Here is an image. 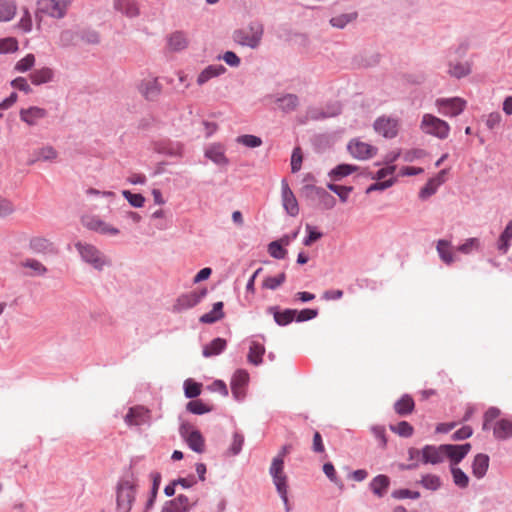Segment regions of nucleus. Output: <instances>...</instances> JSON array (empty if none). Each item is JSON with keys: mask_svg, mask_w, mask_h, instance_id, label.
Returning a JSON list of instances; mask_svg holds the SVG:
<instances>
[{"mask_svg": "<svg viewBox=\"0 0 512 512\" xmlns=\"http://www.w3.org/2000/svg\"><path fill=\"white\" fill-rule=\"evenodd\" d=\"M356 16V13L338 15L331 18L330 23L333 27L344 28L348 23L352 22Z\"/></svg>", "mask_w": 512, "mask_h": 512, "instance_id": "obj_46", "label": "nucleus"}, {"mask_svg": "<svg viewBox=\"0 0 512 512\" xmlns=\"http://www.w3.org/2000/svg\"><path fill=\"white\" fill-rule=\"evenodd\" d=\"M57 158V151L52 146H44L34 152V158L29 160V164L37 161H53Z\"/></svg>", "mask_w": 512, "mask_h": 512, "instance_id": "obj_35", "label": "nucleus"}, {"mask_svg": "<svg viewBox=\"0 0 512 512\" xmlns=\"http://www.w3.org/2000/svg\"><path fill=\"white\" fill-rule=\"evenodd\" d=\"M226 347V340L216 338L203 348V355L211 357L220 354Z\"/></svg>", "mask_w": 512, "mask_h": 512, "instance_id": "obj_36", "label": "nucleus"}, {"mask_svg": "<svg viewBox=\"0 0 512 512\" xmlns=\"http://www.w3.org/2000/svg\"><path fill=\"white\" fill-rule=\"evenodd\" d=\"M30 249L37 254H52L55 253L53 243L44 237H33L29 242Z\"/></svg>", "mask_w": 512, "mask_h": 512, "instance_id": "obj_22", "label": "nucleus"}, {"mask_svg": "<svg viewBox=\"0 0 512 512\" xmlns=\"http://www.w3.org/2000/svg\"><path fill=\"white\" fill-rule=\"evenodd\" d=\"M481 242L478 238H469L463 244L459 245L456 250L462 254H470L480 248Z\"/></svg>", "mask_w": 512, "mask_h": 512, "instance_id": "obj_44", "label": "nucleus"}, {"mask_svg": "<svg viewBox=\"0 0 512 512\" xmlns=\"http://www.w3.org/2000/svg\"><path fill=\"white\" fill-rule=\"evenodd\" d=\"M70 2L67 0H39L37 2L36 17L41 18L47 15L52 18L61 19L66 15Z\"/></svg>", "mask_w": 512, "mask_h": 512, "instance_id": "obj_5", "label": "nucleus"}, {"mask_svg": "<svg viewBox=\"0 0 512 512\" xmlns=\"http://www.w3.org/2000/svg\"><path fill=\"white\" fill-rule=\"evenodd\" d=\"M327 187L336 193L342 202H346L350 192L352 191V187L350 186H340L336 184H328Z\"/></svg>", "mask_w": 512, "mask_h": 512, "instance_id": "obj_54", "label": "nucleus"}, {"mask_svg": "<svg viewBox=\"0 0 512 512\" xmlns=\"http://www.w3.org/2000/svg\"><path fill=\"white\" fill-rule=\"evenodd\" d=\"M323 472L325 475L335 484H340V480L337 477L335 467L332 463L328 462L323 465Z\"/></svg>", "mask_w": 512, "mask_h": 512, "instance_id": "obj_64", "label": "nucleus"}, {"mask_svg": "<svg viewBox=\"0 0 512 512\" xmlns=\"http://www.w3.org/2000/svg\"><path fill=\"white\" fill-rule=\"evenodd\" d=\"M268 252L276 259H283L287 253V251L282 247V244L278 241H273L269 244Z\"/></svg>", "mask_w": 512, "mask_h": 512, "instance_id": "obj_53", "label": "nucleus"}, {"mask_svg": "<svg viewBox=\"0 0 512 512\" xmlns=\"http://www.w3.org/2000/svg\"><path fill=\"white\" fill-rule=\"evenodd\" d=\"M190 508V502L187 496L179 495L173 500L168 501L161 512H187Z\"/></svg>", "mask_w": 512, "mask_h": 512, "instance_id": "obj_23", "label": "nucleus"}, {"mask_svg": "<svg viewBox=\"0 0 512 512\" xmlns=\"http://www.w3.org/2000/svg\"><path fill=\"white\" fill-rule=\"evenodd\" d=\"M263 35V26L261 23L253 22L248 27L236 30L233 39L238 44L256 48Z\"/></svg>", "mask_w": 512, "mask_h": 512, "instance_id": "obj_3", "label": "nucleus"}, {"mask_svg": "<svg viewBox=\"0 0 512 512\" xmlns=\"http://www.w3.org/2000/svg\"><path fill=\"white\" fill-rule=\"evenodd\" d=\"M281 190H282V204L285 209V211L290 216H297L299 214V205L298 201L290 189L288 183L286 180H282L281 182Z\"/></svg>", "mask_w": 512, "mask_h": 512, "instance_id": "obj_13", "label": "nucleus"}, {"mask_svg": "<svg viewBox=\"0 0 512 512\" xmlns=\"http://www.w3.org/2000/svg\"><path fill=\"white\" fill-rule=\"evenodd\" d=\"M306 231L308 232V236L304 239L303 244L305 246L312 245L315 241L319 240L322 237V233L316 231L311 225H306Z\"/></svg>", "mask_w": 512, "mask_h": 512, "instance_id": "obj_61", "label": "nucleus"}, {"mask_svg": "<svg viewBox=\"0 0 512 512\" xmlns=\"http://www.w3.org/2000/svg\"><path fill=\"white\" fill-rule=\"evenodd\" d=\"M269 473L273 479V483L276 487L277 492L279 493L281 499L283 500L286 510L289 511V503H288V477L284 472V461L281 457H274L269 469Z\"/></svg>", "mask_w": 512, "mask_h": 512, "instance_id": "obj_2", "label": "nucleus"}, {"mask_svg": "<svg viewBox=\"0 0 512 512\" xmlns=\"http://www.w3.org/2000/svg\"><path fill=\"white\" fill-rule=\"evenodd\" d=\"M81 258L97 270H102L108 264L106 257L93 245L78 242L75 244Z\"/></svg>", "mask_w": 512, "mask_h": 512, "instance_id": "obj_6", "label": "nucleus"}, {"mask_svg": "<svg viewBox=\"0 0 512 512\" xmlns=\"http://www.w3.org/2000/svg\"><path fill=\"white\" fill-rule=\"evenodd\" d=\"M137 480L133 477L122 478L116 491V504L119 512H130L135 501Z\"/></svg>", "mask_w": 512, "mask_h": 512, "instance_id": "obj_1", "label": "nucleus"}, {"mask_svg": "<svg viewBox=\"0 0 512 512\" xmlns=\"http://www.w3.org/2000/svg\"><path fill=\"white\" fill-rule=\"evenodd\" d=\"M18 49V42L13 37L0 40V53L15 52Z\"/></svg>", "mask_w": 512, "mask_h": 512, "instance_id": "obj_52", "label": "nucleus"}, {"mask_svg": "<svg viewBox=\"0 0 512 512\" xmlns=\"http://www.w3.org/2000/svg\"><path fill=\"white\" fill-rule=\"evenodd\" d=\"M265 353V348L258 342H252L248 353V361L254 365H259L262 362V357Z\"/></svg>", "mask_w": 512, "mask_h": 512, "instance_id": "obj_37", "label": "nucleus"}, {"mask_svg": "<svg viewBox=\"0 0 512 512\" xmlns=\"http://www.w3.org/2000/svg\"><path fill=\"white\" fill-rule=\"evenodd\" d=\"M18 26L26 33L32 30V17L27 8H23V15L18 23Z\"/></svg>", "mask_w": 512, "mask_h": 512, "instance_id": "obj_59", "label": "nucleus"}, {"mask_svg": "<svg viewBox=\"0 0 512 512\" xmlns=\"http://www.w3.org/2000/svg\"><path fill=\"white\" fill-rule=\"evenodd\" d=\"M348 151L354 158L364 160L373 157L377 148L359 139H353L348 144Z\"/></svg>", "mask_w": 512, "mask_h": 512, "instance_id": "obj_11", "label": "nucleus"}, {"mask_svg": "<svg viewBox=\"0 0 512 512\" xmlns=\"http://www.w3.org/2000/svg\"><path fill=\"white\" fill-rule=\"evenodd\" d=\"M19 116L27 125L34 126L47 116V111L44 108L32 106L26 109H21Z\"/></svg>", "mask_w": 512, "mask_h": 512, "instance_id": "obj_18", "label": "nucleus"}, {"mask_svg": "<svg viewBox=\"0 0 512 512\" xmlns=\"http://www.w3.org/2000/svg\"><path fill=\"white\" fill-rule=\"evenodd\" d=\"M420 129L439 139H446L450 133V126L446 121L428 113L422 116Z\"/></svg>", "mask_w": 512, "mask_h": 512, "instance_id": "obj_4", "label": "nucleus"}, {"mask_svg": "<svg viewBox=\"0 0 512 512\" xmlns=\"http://www.w3.org/2000/svg\"><path fill=\"white\" fill-rule=\"evenodd\" d=\"M447 170H441L435 177L428 180L424 187L419 192V196L422 199H426L437 191L440 185H442L446 180Z\"/></svg>", "mask_w": 512, "mask_h": 512, "instance_id": "obj_20", "label": "nucleus"}, {"mask_svg": "<svg viewBox=\"0 0 512 512\" xmlns=\"http://www.w3.org/2000/svg\"><path fill=\"white\" fill-rule=\"evenodd\" d=\"M14 212H15V207H14L13 203L10 200L0 196V217L1 218L8 217V216L12 215Z\"/></svg>", "mask_w": 512, "mask_h": 512, "instance_id": "obj_57", "label": "nucleus"}, {"mask_svg": "<svg viewBox=\"0 0 512 512\" xmlns=\"http://www.w3.org/2000/svg\"><path fill=\"white\" fill-rule=\"evenodd\" d=\"M445 458H449L453 465L458 464L470 451L469 443L462 445L445 444Z\"/></svg>", "mask_w": 512, "mask_h": 512, "instance_id": "obj_19", "label": "nucleus"}, {"mask_svg": "<svg viewBox=\"0 0 512 512\" xmlns=\"http://www.w3.org/2000/svg\"><path fill=\"white\" fill-rule=\"evenodd\" d=\"M500 415V410L496 407H490L484 414L483 429L488 428V424Z\"/></svg>", "mask_w": 512, "mask_h": 512, "instance_id": "obj_63", "label": "nucleus"}, {"mask_svg": "<svg viewBox=\"0 0 512 512\" xmlns=\"http://www.w3.org/2000/svg\"><path fill=\"white\" fill-rule=\"evenodd\" d=\"M187 410L196 415H202L212 410V406L203 403L201 400H193L188 402Z\"/></svg>", "mask_w": 512, "mask_h": 512, "instance_id": "obj_39", "label": "nucleus"}, {"mask_svg": "<svg viewBox=\"0 0 512 512\" xmlns=\"http://www.w3.org/2000/svg\"><path fill=\"white\" fill-rule=\"evenodd\" d=\"M414 400L409 395H403L394 405L395 412L401 416L408 415L414 410Z\"/></svg>", "mask_w": 512, "mask_h": 512, "instance_id": "obj_33", "label": "nucleus"}, {"mask_svg": "<svg viewBox=\"0 0 512 512\" xmlns=\"http://www.w3.org/2000/svg\"><path fill=\"white\" fill-rule=\"evenodd\" d=\"M451 472L453 476V481L457 486L461 488H465L468 486L469 478L460 468L452 467Z\"/></svg>", "mask_w": 512, "mask_h": 512, "instance_id": "obj_50", "label": "nucleus"}, {"mask_svg": "<svg viewBox=\"0 0 512 512\" xmlns=\"http://www.w3.org/2000/svg\"><path fill=\"white\" fill-rule=\"evenodd\" d=\"M188 45L189 38L185 32L175 31L167 37V47L170 51H182L186 49Z\"/></svg>", "mask_w": 512, "mask_h": 512, "instance_id": "obj_21", "label": "nucleus"}, {"mask_svg": "<svg viewBox=\"0 0 512 512\" xmlns=\"http://www.w3.org/2000/svg\"><path fill=\"white\" fill-rule=\"evenodd\" d=\"M206 156L217 164L226 163V157L220 148H210L206 151Z\"/></svg>", "mask_w": 512, "mask_h": 512, "instance_id": "obj_56", "label": "nucleus"}, {"mask_svg": "<svg viewBox=\"0 0 512 512\" xmlns=\"http://www.w3.org/2000/svg\"><path fill=\"white\" fill-rule=\"evenodd\" d=\"M269 311L273 313L275 322L280 326L291 323L297 314V310L294 309H286L280 312L275 307H271Z\"/></svg>", "mask_w": 512, "mask_h": 512, "instance_id": "obj_30", "label": "nucleus"}, {"mask_svg": "<svg viewBox=\"0 0 512 512\" xmlns=\"http://www.w3.org/2000/svg\"><path fill=\"white\" fill-rule=\"evenodd\" d=\"M436 250L440 259L447 265L455 261V256L451 250V243L447 240L440 239L437 241Z\"/></svg>", "mask_w": 512, "mask_h": 512, "instance_id": "obj_27", "label": "nucleus"}, {"mask_svg": "<svg viewBox=\"0 0 512 512\" xmlns=\"http://www.w3.org/2000/svg\"><path fill=\"white\" fill-rule=\"evenodd\" d=\"M512 239V220L507 224L506 228L502 232L498 241V249L502 253H506L509 248L510 240Z\"/></svg>", "mask_w": 512, "mask_h": 512, "instance_id": "obj_38", "label": "nucleus"}, {"mask_svg": "<svg viewBox=\"0 0 512 512\" xmlns=\"http://www.w3.org/2000/svg\"><path fill=\"white\" fill-rule=\"evenodd\" d=\"M124 420L129 426L149 424L151 420V412L144 406H134L129 409Z\"/></svg>", "mask_w": 512, "mask_h": 512, "instance_id": "obj_10", "label": "nucleus"}, {"mask_svg": "<svg viewBox=\"0 0 512 512\" xmlns=\"http://www.w3.org/2000/svg\"><path fill=\"white\" fill-rule=\"evenodd\" d=\"M17 6L13 0H0V22H7L14 18Z\"/></svg>", "mask_w": 512, "mask_h": 512, "instance_id": "obj_32", "label": "nucleus"}, {"mask_svg": "<svg viewBox=\"0 0 512 512\" xmlns=\"http://www.w3.org/2000/svg\"><path fill=\"white\" fill-rule=\"evenodd\" d=\"M470 65L468 63H456L450 65L449 74L451 76L461 78L470 73Z\"/></svg>", "mask_w": 512, "mask_h": 512, "instance_id": "obj_47", "label": "nucleus"}, {"mask_svg": "<svg viewBox=\"0 0 512 512\" xmlns=\"http://www.w3.org/2000/svg\"><path fill=\"white\" fill-rule=\"evenodd\" d=\"M374 130L385 138H394L398 134L399 120L381 116L374 122Z\"/></svg>", "mask_w": 512, "mask_h": 512, "instance_id": "obj_9", "label": "nucleus"}, {"mask_svg": "<svg viewBox=\"0 0 512 512\" xmlns=\"http://www.w3.org/2000/svg\"><path fill=\"white\" fill-rule=\"evenodd\" d=\"M53 71L48 67L35 70L30 74V80L34 85H41L48 83L53 78Z\"/></svg>", "mask_w": 512, "mask_h": 512, "instance_id": "obj_34", "label": "nucleus"}, {"mask_svg": "<svg viewBox=\"0 0 512 512\" xmlns=\"http://www.w3.org/2000/svg\"><path fill=\"white\" fill-rule=\"evenodd\" d=\"M205 295L206 290H202L200 292L192 291L187 294H183L177 299L174 305V310L182 311L192 308L196 306Z\"/></svg>", "mask_w": 512, "mask_h": 512, "instance_id": "obj_15", "label": "nucleus"}, {"mask_svg": "<svg viewBox=\"0 0 512 512\" xmlns=\"http://www.w3.org/2000/svg\"><path fill=\"white\" fill-rule=\"evenodd\" d=\"M286 280V274L284 272L274 277H266L262 283L263 288L275 290L281 286Z\"/></svg>", "mask_w": 512, "mask_h": 512, "instance_id": "obj_43", "label": "nucleus"}, {"mask_svg": "<svg viewBox=\"0 0 512 512\" xmlns=\"http://www.w3.org/2000/svg\"><path fill=\"white\" fill-rule=\"evenodd\" d=\"M237 141L251 148L259 147L262 144L261 138L254 135H242L238 137Z\"/></svg>", "mask_w": 512, "mask_h": 512, "instance_id": "obj_58", "label": "nucleus"}, {"mask_svg": "<svg viewBox=\"0 0 512 512\" xmlns=\"http://www.w3.org/2000/svg\"><path fill=\"white\" fill-rule=\"evenodd\" d=\"M223 65H209L197 77V84L202 86L213 78H216L225 72Z\"/></svg>", "mask_w": 512, "mask_h": 512, "instance_id": "obj_25", "label": "nucleus"}, {"mask_svg": "<svg viewBox=\"0 0 512 512\" xmlns=\"http://www.w3.org/2000/svg\"><path fill=\"white\" fill-rule=\"evenodd\" d=\"M202 384L188 379L184 383L185 396L187 398H195L201 394Z\"/></svg>", "mask_w": 512, "mask_h": 512, "instance_id": "obj_45", "label": "nucleus"}, {"mask_svg": "<svg viewBox=\"0 0 512 512\" xmlns=\"http://www.w3.org/2000/svg\"><path fill=\"white\" fill-rule=\"evenodd\" d=\"M35 64V56L33 54H27L24 58L20 59L16 65L15 70L24 73L30 70Z\"/></svg>", "mask_w": 512, "mask_h": 512, "instance_id": "obj_48", "label": "nucleus"}, {"mask_svg": "<svg viewBox=\"0 0 512 512\" xmlns=\"http://www.w3.org/2000/svg\"><path fill=\"white\" fill-rule=\"evenodd\" d=\"M179 433L188 446L197 453L204 452L205 440L201 433L192 424L184 422L180 425Z\"/></svg>", "mask_w": 512, "mask_h": 512, "instance_id": "obj_7", "label": "nucleus"}, {"mask_svg": "<svg viewBox=\"0 0 512 512\" xmlns=\"http://www.w3.org/2000/svg\"><path fill=\"white\" fill-rule=\"evenodd\" d=\"M389 484L390 480L386 475H378L371 481L370 487L375 495L382 497L386 494Z\"/></svg>", "mask_w": 512, "mask_h": 512, "instance_id": "obj_31", "label": "nucleus"}, {"mask_svg": "<svg viewBox=\"0 0 512 512\" xmlns=\"http://www.w3.org/2000/svg\"><path fill=\"white\" fill-rule=\"evenodd\" d=\"M489 467V457L486 454H477L472 464L473 475L477 478H482Z\"/></svg>", "mask_w": 512, "mask_h": 512, "instance_id": "obj_29", "label": "nucleus"}, {"mask_svg": "<svg viewBox=\"0 0 512 512\" xmlns=\"http://www.w3.org/2000/svg\"><path fill=\"white\" fill-rule=\"evenodd\" d=\"M21 266L33 270L34 274L39 276L45 275L48 271L46 266L36 259H26L21 262Z\"/></svg>", "mask_w": 512, "mask_h": 512, "instance_id": "obj_42", "label": "nucleus"}, {"mask_svg": "<svg viewBox=\"0 0 512 512\" xmlns=\"http://www.w3.org/2000/svg\"><path fill=\"white\" fill-rule=\"evenodd\" d=\"M445 459L444 445L438 447L432 445H426L422 449V462L425 464H439Z\"/></svg>", "mask_w": 512, "mask_h": 512, "instance_id": "obj_17", "label": "nucleus"}, {"mask_svg": "<svg viewBox=\"0 0 512 512\" xmlns=\"http://www.w3.org/2000/svg\"><path fill=\"white\" fill-rule=\"evenodd\" d=\"M162 91V85L157 78L148 77L141 81L139 84V92L141 95L150 101L157 99Z\"/></svg>", "mask_w": 512, "mask_h": 512, "instance_id": "obj_12", "label": "nucleus"}, {"mask_svg": "<svg viewBox=\"0 0 512 512\" xmlns=\"http://www.w3.org/2000/svg\"><path fill=\"white\" fill-rule=\"evenodd\" d=\"M493 435L498 440H506L512 437V421L501 419L493 427Z\"/></svg>", "mask_w": 512, "mask_h": 512, "instance_id": "obj_26", "label": "nucleus"}, {"mask_svg": "<svg viewBox=\"0 0 512 512\" xmlns=\"http://www.w3.org/2000/svg\"><path fill=\"white\" fill-rule=\"evenodd\" d=\"M83 225L89 230L101 233V234H109L116 235L119 233V230L110 224L102 221L100 218L91 216L85 217L82 220Z\"/></svg>", "mask_w": 512, "mask_h": 512, "instance_id": "obj_14", "label": "nucleus"}, {"mask_svg": "<svg viewBox=\"0 0 512 512\" xmlns=\"http://www.w3.org/2000/svg\"><path fill=\"white\" fill-rule=\"evenodd\" d=\"M115 9L127 17H136L139 15V5L136 0H114Z\"/></svg>", "mask_w": 512, "mask_h": 512, "instance_id": "obj_24", "label": "nucleus"}, {"mask_svg": "<svg viewBox=\"0 0 512 512\" xmlns=\"http://www.w3.org/2000/svg\"><path fill=\"white\" fill-rule=\"evenodd\" d=\"M11 86L13 88H16L20 91H23L24 93L26 94H29L31 93L32 89L30 87V85L28 84L27 80L23 77H18V78H15L14 80L11 81Z\"/></svg>", "mask_w": 512, "mask_h": 512, "instance_id": "obj_62", "label": "nucleus"}, {"mask_svg": "<svg viewBox=\"0 0 512 512\" xmlns=\"http://www.w3.org/2000/svg\"><path fill=\"white\" fill-rule=\"evenodd\" d=\"M278 108L283 112L289 113L297 109L299 105V98L295 94H286L276 99Z\"/></svg>", "mask_w": 512, "mask_h": 512, "instance_id": "obj_28", "label": "nucleus"}, {"mask_svg": "<svg viewBox=\"0 0 512 512\" xmlns=\"http://www.w3.org/2000/svg\"><path fill=\"white\" fill-rule=\"evenodd\" d=\"M249 375L244 370H237L231 380V389L234 397L237 400L245 396V387L248 384Z\"/></svg>", "mask_w": 512, "mask_h": 512, "instance_id": "obj_16", "label": "nucleus"}, {"mask_svg": "<svg viewBox=\"0 0 512 512\" xmlns=\"http://www.w3.org/2000/svg\"><path fill=\"white\" fill-rule=\"evenodd\" d=\"M122 195L133 207L140 208L144 205L145 198L141 194H134L128 190H123Z\"/></svg>", "mask_w": 512, "mask_h": 512, "instance_id": "obj_51", "label": "nucleus"}, {"mask_svg": "<svg viewBox=\"0 0 512 512\" xmlns=\"http://www.w3.org/2000/svg\"><path fill=\"white\" fill-rule=\"evenodd\" d=\"M421 484L429 490L435 491L441 486L440 478L433 474L424 475L421 479Z\"/></svg>", "mask_w": 512, "mask_h": 512, "instance_id": "obj_49", "label": "nucleus"}, {"mask_svg": "<svg viewBox=\"0 0 512 512\" xmlns=\"http://www.w3.org/2000/svg\"><path fill=\"white\" fill-rule=\"evenodd\" d=\"M435 104L442 114L450 117H455L460 115L464 111L467 102L463 98L453 97L439 98L436 100Z\"/></svg>", "mask_w": 512, "mask_h": 512, "instance_id": "obj_8", "label": "nucleus"}, {"mask_svg": "<svg viewBox=\"0 0 512 512\" xmlns=\"http://www.w3.org/2000/svg\"><path fill=\"white\" fill-rule=\"evenodd\" d=\"M243 443H244L243 435L239 434V433H234L232 444L229 448V452L231 453V455H237L241 451Z\"/></svg>", "mask_w": 512, "mask_h": 512, "instance_id": "obj_60", "label": "nucleus"}, {"mask_svg": "<svg viewBox=\"0 0 512 512\" xmlns=\"http://www.w3.org/2000/svg\"><path fill=\"white\" fill-rule=\"evenodd\" d=\"M302 151L299 147L294 148L291 156V171L292 173H296L301 169L302 165Z\"/></svg>", "mask_w": 512, "mask_h": 512, "instance_id": "obj_55", "label": "nucleus"}, {"mask_svg": "<svg viewBox=\"0 0 512 512\" xmlns=\"http://www.w3.org/2000/svg\"><path fill=\"white\" fill-rule=\"evenodd\" d=\"M389 428L392 432L398 434L401 437H410L414 432L412 425L406 421H401L395 425H390Z\"/></svg>", "mask_w": 512, "mask_h": 512, "instance_id": "obj_40", "label": "nucleus"}, {"mask_svg": "<svg viewBox=\"0 0 512 512\" xmlns=\"http://www.w3.org/2000/svg\"><path fill=\"white\" fill-rule=\"evenodd\" d=\"M356 169V166L353 165L340 164L330 172V176L333 177L335 180H339L345 176L350 175L351 173L356 171Z\"/></svg>", "mask_w": 512, "mask_h": 512, "instance_id": "obj_41", "label": "nucleus"}]
</instances>
